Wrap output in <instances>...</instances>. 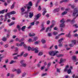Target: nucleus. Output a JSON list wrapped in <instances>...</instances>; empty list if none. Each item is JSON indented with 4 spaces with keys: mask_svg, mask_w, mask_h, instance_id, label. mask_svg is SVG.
Masks as SVG:
<instances>
[{
    "mask_svg": "<svg viewBox=\"0 0 78 78\" xmlns=\"http://www.w3.org/2000/svg\"><path fill=\"white\" fill-rule=\"evenodd\" d=\"M73 16L75 17L74 19H75V18L78 17V12L77 9L75 8L74 10V12L73 13Z\"/></svg>",
    "mask_w": 78,
    "mask_h": 78,
    "instance_id": "f03ea898",
    "label": "nucleus"
},
{
    "mask_svg": "<svg viewBox=\"0 0 78 78\" xmlns=\"http://www.w3.org/2000/svg\"><path fill=\"white\" fill-rule=\"evenodd\" d=\"M33 5V4H32V2H30L28 4H27L26 5V6H27L28 9V11H29V9L31 8V6H32Z\"/></svg>",
    "mask_w": 78,
    "mask_h": 78,
    "instance_id": "0eeeda50",
    "label": "nucleus"
},
{
    "mask_svg": "<svg viewBox=\"0 0 78 78\" xmlns=\"http://www.w3.org/2000/svg\"><path fill=\"white\" fill-rule=\"evenodd\" d=\"M5 9L2 10V11H0V14H3L5 12Z\"/></svg>",
    "mask_w": 78,
    "mask_h": 78,
    "instance_id": "c85d7f7f",
    "label": "nucleus"
},
{
    "mask_svg": "<svg viewBox=\"0 0 78 78\" xmlns=\"http://www.w3.org/2000/svg\"><path fill=\"white\" fill-rule=\"evenodd\" d=\"M60 22L61 23H62V24L60 25V27H65V24H64L65 21L63 19L60 20Z\"/></svg>",
    "mask_w": 78,
    "mask_h": 78,
    "instance_id": "6e6552de",
    "label": "nucleus"
},
{
    "mask_svg": "<svg viewBox=\"0 0 78 78\" xmlns=\"http://www.w3.org/2000/svg\"><path fill=\"white\" fill-rule=\"evenodd\" d=\"M63 56V55H61V54H59L58 55H57V57H62V56Z\"/></svg>",
    "mask_w": 78,
    "mask_h": 78,
    "instance_id": "2f4dec72",
    "label": "nucleus"
},
{
    "mask_svg": "<svg viewBox=\"0 0 78 78\" xmlns=\"http://www.w3.org/2000/svg\"><path fill=\"white\" fill-rule=\"evenodd\" d=\"M63 40V38H62L58 41V42L59 43V46L60 47H62V44H61V42H62V41Z\"/></svg>",
    "mask_w": 78,
    "mask_h": 78,
    "instance_id": "9b49d317",
    "label": "nucleus"
},
{
    "mask_svg": "<svg viewBox=\"0 0 78 78\" xmlns=\"http://www.w3.org/2000/svg\"><path fill=\"white\" fill-rule=\"evenodd\" d=\"M68 1V0H63L62 1H60V3H62V2H67Z\"/></svg>",
    "mask_w": 78,
    "mask_h": 78,
    "instance_id": "4c0bfd02",
    "label": "nucleus"
},
{
    "mask_svg": "<svg viewBox=\"0 0 78 78\" xmlns=\"http://www.w3.org/2000/svg\"><path fill=\"white\" fill-rule=\"evenodd\" d=\"M26 75V73H25L24 74L22 75L23 77H24V76Z\"/></svg>",
    "mask_w": 78,
    "mask_h": 78,
    "instance_id": "680f3d73",
    "label": "nucleus"
},
{
    "mask_svg": "<svg viewBox=\"0 0 78 78\" xmlns=\"http://www.w3.org/2000/svg\"><path fill=\"white\" fill-rule=\"evenodd\" d=\"M16 3L15 2L13 3V4L12 5L11 7V9H13L14 7V5H15Z\"/></svg>",
    "mask_w": 78,
    "mask_h": 78,
    "instance_id": "a878e982",
    "label": "nucleus"
},
{
    "mask_svg": "<svg viewBox=\"0 0 78 78\" xmlns=\"http://www.w3.org/2000/svg\"><path fill=\"white\" fill-rule=\"evenodd\" d=\"M53 33V34L55 36L56 35V34H58V32H54Z\"/></svg>",
    "mask_w": 78,
    "mask_h": 78,
    "instance_id": "f704fd0d",
    "label": "nucleus"
},
{
    "mask_svg": "<svg viewBox=\"0 0 78 78\" xmlns=\"http://www.w3.org/2000/svg\"><path fill=\"white\" fill-rule=\"evenodd\" d=\"M34 22H33L31 23V25H34Z\"/></svg>",
    "mask_w": 78,
    "mask_h": 78,
    "instance_id": "864d4df0",
    "label": "nucleus"
},
{
    "mask_svg": "<svg viewBox=\"0 0 78 78\" xmlns=\"http://www.w3.org/2000/svg\"><path fill=\"white\" fill-rule=\"evenodd\" d=\"M16 28L18 30V31H20L21 30V27L19 25H17L16 26Z\"/></svg>",
    "mask_w": 78,
    "mask_h": 78,
    "instance_id": "6ab92c4d",
    "label": "nucleus"
},
{
    "mask_svg": "<svg viewBox=\"0 0 78 78\" xmlns=\"http://www.w3.org/2000/svg\"><path fill=\"white\" fill-rule=\"evenodd\" d=\"M69 67V65H67V66H66L65 67V69L64 70V72H67V71L68 70Z\"/></svg>",
    "mask_w": 78,
    "mask_h": 78,
    "instance_id": "f8f14e48",
    "label": "nucleus"
},
{
    "mask_svg": "<svg viewBox=\"0 0 78 78\" xmlns=\"http://www.w3.org/2000/svg\"><path fill=\"white\" fill-rule=\"evenodd\" d=\"M55 25V21L53 20L52 21V25L50 27L47 28L46 30V32H47V31H48V30L49 31H51V28H52Z\"/></svg>",
    "mask_w": 78,
    "mask_h": 78,
    "instance_id": "7ed1b4c3",
    "label": "nucleus"
},
{
    "mask_svg": "<svg viewBox=\"0 0 78 78\" xmlns=\"http://www.w3.org/2000/svg\"><path fill=\"white\" fill-rule=\"evenodd\" d=\"M2 41H6V38L4 37L2 38Z\"/></svg>",
    "mask_w": 78,
    "mask_h": 78,
    "instance_id": "ea45409f",
    "label": "nucleus"
},
{
    "mask_svg": "<svg viewBox=\"0 0 78 78\" xmlns=\"http://www.w3.org/2000/svg\"><path fill=\"white\" fill-rule=\"evenodd\" d=\"M67 14V12L66 11H65L63 12L62 13V15H65V14Z\"/></svg>",
    "mask_w": 78,
    "mask_h": 78,
    "instance_id": "72a5a7b5",
    "label": "nucleus"
},
{
    "mask_svg": "<svg viewBox=\"0 0 78 78\" xmlns=\"http://www.w3.org/2000/svg\"><path fill=\"white\" fill-rule=\"evenodd\" d=\"M34 35H35V34L34 33L31 34V33H30L29 34V36H30V37H31V36H34Z\"/></svg>",
    "mask_w": 78,
    "mask_h": 78,
    "instance_id": "412c9836",
    "label": "nucleus"
},
{
    "mask_svg": "<svg viewBox=\"0 0 78 78\" xmlns=\"http://www.w3.org/2000/svg\"><path fill=\"white\" fill-rule=\"evenodd\" d=\"M25 62V61L23 60H21L20 62V63L21 64H23Z\"/></svg>",
    "mask_w": 78,
    "mask_h": 78,
    "instance_id": "79ce46f5",
    "label": "nucleus"
},
{
    "mask_svg": "<svg viewBox=\"0 0 78 78\" xmlns=\"http://www.w3.org/2000/svg\"><path fill=\"white\" fill-rule=\"evenodd\" d=\"M41 9V6H39L38 8V10L39 11H40Z\"/></svg>",
    "mask_w": 78,
    "mask_h": 78,
    "instance_id": "6e6d98bb",
    "label": "nucleus"
},
{
    "mask_svg": "<svg viewBox=\"0 0 78 78\" xmlns=\"http://www.w3.org/2000/svg\"><path fill=\"white\" fill-rule=\"evenodd\" d=\"M71 42L72 44H69L70 47H73V44L75 45L76 44V41L75 40L72 41Z\"/></svg>",
    "mask_w": 78,
    "mask_h": 78,
    "instance_id": "9d476101",
    "label": "nucleus"
},
{
    "mask_svg": "<svg viewBox=\"0 0 78 78\" xmlns=\"http://www.w3.org/2000/svg\"><path fill=\"white\" fill-rule=\"evenodd\" d=\"M41 42L43 43H45V40H44V39H42L41 40Z\"/></svg>",
    "mask_w": 78,
    "mask_h": 78,
    "instance_id": "c9c22d12",
    "label": "nucleus"
},
{
    "mask_svg": "<svg viewBox=\"0 0 78 78\" xmlns=\"http://www.w3.org/2000/svg\"><path fill=\"white\" fill-rule=\"evenodd\" d=\"M16 72L18 74H19V73H21V71L20 70V69H17Z\"/></svg>",
    "mask_w": 78,
    "mask_h": 78,
    "instance_id": "5701e85b",
    "label": "nucleus"
},
{
    "mask_svg": "<svg viewBox=\"0 0 78 78\" xmlns=\"http://www.w3.org/2000/svg\"><path fill=\"white\" fill-rule=\"evenodd\" d=\"M9 34H7V37H9Z\"/></svg>",
    "mask_w": 78,
    "mask_h": 78,
    "instance_id": "4d7b16f0",
    "label": "nucleus"
},
{
    "mask_svg": "<svg viewBox=\"0 0 78 78\" xmlns=\"http://www.w3.org/2000/svg\"><path fill=\"white\" fill-rule=\"evenodd\" d=\"M52 35V34H51V33H49L48 34V35L49 37L51 36Z\"/></svg>",
    "mask_w": 78,
    "mask_h": 78,
    "instance_id": "a18cd8bd",
    "label": "nucleus"
},
{
    "mask_svg": "<svg viewBox=\"0 0 78 78\" xmlns=\"http://www.w3.org/2000/svg\"><path fill=\"white\" fill-rule=\"evenodd\" d=\"M59 11V9L58 8V9H55L53 11V12H58V11Z\"/></svg>",
    "mask_w": 78,
    "mask_h": 78,
    "instance_id": "aec40b11",
    "label": "nucleus"
},
{
    "mask_svg": "<svg viewBox=\"0 0 78 78\" xmlns=\"http://www.w3.org/2000/svg\"><path fill=\"white\" fill-rule=\"evenodd\" d=\"M67 73L68 74H70V73L72 71L71 70V69H69L67 71Z\"/></svg>",
    "mask_w": 78,
    "mask_h": 78,
    "instance_id": "b1692460",
    "label": "nucleus"
},
{
    "mask_svg": "<svg viewBox=\"0 0 78 78\" xmlns=\"http://www.w3.org/2000/svg\"><path fill=\"white\" fill-rule=\"evenodd\" d=\"M30 11V10H27V12H25V14H26V15H25V17H26V18H27L28 17V11Z\"/></svg>",
    "mask_w": 78,
    "mask_h": 78,
    "instance_id": "dca6fc26",
    "label": "nucleus"
},
{
    "mask_svg": "<svg viewBox=\"0 0 78 78\" xmlns=\"http://www.w3.org/2000/svg\"><path fill=\"white\" fill-rule=\"evenodd\" d=\"M22 66L23 67H24L27 66V64L26 63H23L22 64Z\"/></svg>",
    "mask_w": 78,
    "mask_h": 78,
    "instance_id": "cd10ccee",
    "label": "nucleus"
},
{
    "mask_svg": "<svg viewBox=\"0 0 78 78\" xmlns=\"http://www.w3.org/2000/svg\"><path fill=\"white\" fill-rule=\"evenodd\" d=\"M25 8H26V7L25 6H24V8H22L21 9V12H24V11H25Z\"/></svg>",
    "mask_w": 78,
    "mask_h": 78,
    "instance_id": "f3484780",
    "label": "nucleus"
},
{
    "mask_svg": "<svg viewBox=\"0 0 78 78\" xmlns=\"http://www.w3.org/2000/svg\"><path fill=\"white\" fill-rule=\"evenodd\" d=\"M5 48H7L8 47V45L6 44L4 46Z\"/></svg>",
    "mask_w": 78,
    "mask_h": 78,
    "instance_id": "09e8293b",
    "label": "nucleus"
},
{
    "mask_svg": "<svg viewBox=\"0 0 78 78\" xmlns=\"http://www.w3.org/2000/svg\"><path fill=\"white\" fill-rule=\"evenodd\" d=\"M58 53H59V52L57 51H50L49 52L50 55H51V56H55V55H57Z\"/></svg>",
    "mask_w": 78,
    "mask_h": 78,
    "instance_id": "20e7f679",
    "label": "nucleus"
},
{
    "mask_svg": "<svg viewBox=\"0 0 78 78\" xmlns=\"http://www.w3.org/2000/svg\"><path fill=\"white\" fill-rule=\"evenodd\" d=\"M16 13V12L15 11H12V12H10V13H7L5 15V19H4V21H6V20L8 19V18L7 17L8 16L9 17V18H10V15H11V14H14Z\"/></svg>",
    "mask_w": 78,
    "mask_h": 78,
    "instance_id": "f257e3e1",
    "label": "nucleus"
},
{
    "mask_svg": "<svg viewBox=\"0 0 78 78\" xmlns=\"http://www.w3.org/2000/svg\"><path fill=\"white\" fill-rule=\"evenodd\" d=\"M14 24V22H13L9 24V26H12V25H13Z\"/></svg>",
    "mask_w": 78,
    "mask_h": 78,
    "instance_id": "473e14b6",
    "label": "nucleus"
},
{
    "mask_svg": "<svg viewBox=\"0 0 78 78\" xmlns=\"http://www.w3.org/2000/svg\"><path fill=\"white\" fill-rule=\"evenodd\" d=\"M16 35H14L13 36V39H15V38H16Z\"/></svg>",
    "mask_w": 78,
    "mask_h": 78,
    "instance_id": "0e129e2a",
    "label": "nucleus"
},
{
    "mask_svg": "<svg viewBox=\"0 0 78 78\" xmlns=\"http://www.w3.org/2000/svg\"><path fill=\"white\" fill-rule=\"evenodd\" d=\"M55 49H57L58 48V46L57 45H55Z\"/></svg>",
    "mask_w": 78,
    "mask_h": 78,
    "instance_id": "5fc2aeb1",
    "label": "nucleus"
},
{
    "mask_svg": "<svg viewBox=\"0 0 78 78\" xmlns=\"http://www.w3.org/2000/svg\"><path fill=\"white\" fill-rule=\"evenodd\" d=\"M37 39H38V37H35L34 38V41H36V40H37Z\"/></svg>",
    "mask_w": 78,
    "mask_h": 78,
    "instance_id": "7c9ffc66",
    "label": "nucleus"
},
{
    "mask_svg": "<svg viewBox=\"0 0 78 78\" xmlns=\"http://www.w3.org/2000/svg\"><path fill=\"white\" fill-rule=\"evenodd\" d=\"M16 45L18 47H20L22 46V45H23V47H24L25 48H27V46L26 45H25V44H24V42H21L20 44H19V43H16Z\"/></svg>",
    "mask_w": 78,
    "mask_h": 78,
    "instance_id": "423d86ee",
    "label": "nucleus"
},
{
    "mask_svg": "<svg viewBox=\"0 0 78 78\" xmlns=\"http://www.w3.org/2000/svg\"><path fill=\"white\" fill-rule=\"evenodd\" d=\"M57 72L59 73L60 72V70H59V69H58V68H57Z\"/></svg>",
    "mask_w": 78,
    "mask_h": 78,
    "instance_id": "8fccbe9b",
    "label": "nucleus"
},
{
    "mask_svg": "<svg viewBox=\"0 0 78 78\" xmlns=\"http://www.w3.org/2000/svg\"><path fill=\"white\" fill-rule=\"evenodd\" d=\"M66 37H70L71 36V35H70V32H69L68 34L66 35Z\"/></svg>",
    "mask_w": 78,
    "mask_h": 78,
    "instance_id": "bb28decb",
    "label": "nucleus"
},
{
    "mask_svg": "<svg viewBox=\"0 0 78 78\" xmlns=\"http://www.w3.org/2000/svg\"><path fill=\"white\" fill-rule=\"evenodd\" d=\"M14 62H15L12 60L9 63L10 64H13Z\"/></svg>",
    "mask_w": 78,
    "mask_h": 78,
    "instance_id": "58836bf2",
    "label": "nucleus"
},
{
    "mask_svg": "<svg viewBox=\"0 0 78 78\" xmlns=\"http://www.w3.org/2000/svg\"><path fill=\"white\" fill-rule=\"evenodd\" d=\"M39 23V21H37L36 22V25H37V24H38V23Z\"/></svg>",
    "mask_w": 78,
    "mask_h": 78,
    "instance_id": "69168bd1",
    "label": "nucleus"
},
{
    "mask_svg": "<svg viewBox=\"0 0 78 78\" xmlns=\"http://www.w3.org/2000/svg\"><path fill=\"white\" fill-rule=\"evenodd\" d=\"M73 61L74 62H76L77 61V59H73Z\"/></svg>",
    "mask_w": 78,
    "mask_h": 78,
    "instance_id": "c03bdc74",
    "label": "nucleus"
},
{
    "mask_svg": "<svg viewBox=\"0 0 78 78\" xmlns=\"http://www.w3.org/2000/svg\"><path fill=\"white\" fill-rule=\"evenodd\" d=\"M40 16H41V14L40 13L38 14L37 15L35 16V18H36V20H37V19H38L39 18Z\"/></svg>",
    "mask_w": 78,
    "mask_h": 78,
    "instance_id": "4468645a",
    "label": "nucleus"
},
{
    "mask_svg": "<svg viewBox=\"0 0 78 78\" xmlns=\"http://www.w3.org/2000/svg\"><path fill=\"white\" fill-rule=\"evenodd\" d=\"M28 41L29 42H33V41H32V40L31 39H29L28 40Z\"/></svg>",
    "mask_w": 78,
    "mask_h": 78,
    "instance_id": "de8ad7c7",
    "label": "nucleus"
},
{
    "mask_svg": "<svg viewBox=\"0 0 78 78\" xmlns=\"http://www.w3.org/2000/svg\"><path fill=\"white\" fill-rule=\"evenodd\" d=\"M51 66V63L49 62L47 65V69H50V67Z\"/></svg>",
    "mask_w": 78,
    "mask_h": 78,
    "instance_id": "4be33fe9",
    "label": "nucleus"
},
{
    "mask_svg": "<svg viewBox=\"0 0 78 78\" xmlns=\"http://www.w3.org/2000/svg\"><path fill=\"white\" fill-rule=\"evenodd\" d=\"M12 72H16L17 71V69H13L12 70Z\"/></svg>",
    "mask_w": 78,
    "mask_h": 78,
    "instance_id": "3c124183",
    "label": "nucleus"
},
{
    "mask_svg": "<svg viewBox=\"0 0 78 78\" xmlns=\"http://www.w3.org/2000/svg\"><path fill=\"white\" fill-rule=\"evenodd\" d=\"M41 27L42 29L40 30V31H42L45 30V28L44 27V24H41Z\"/></svg>",
    "mask_w": 78,
    "mask_h": 78,
    "instance_id": "2eb2a0df",
    "label": "nucleus"
},
{
    "mask_svg": "<svg viewBox=\"0 0 78 78\" xmlns=\"http://www.w3.org/2000/svg\"><path fill=\"white\" fill-rule=\"evenodd\" d=\"M24 54V52H21L20 55H17V56H15L14 57V59H17V57H21Z\"/></svg>",
    "mask_w": 78,
    "mask_h": 78,
    "instance_id": "1a4fd4ad",
    "label": "nucleus"
},
{
    "mask_svg": "<svg viewBox=\"0 0 78 78\" xmlns=\"http://www.w3.org/2000/svg\"><path fill=\"white\" fill-rule=\"evenodd\" d=\"M42 54H43V53L42 52H40L39 53L38 55L39 56H41V55H42Z\"/></svg>",
    "mask_w": 78,
    "mask_h": 78,
    "instance_id": "a19ab883",
    "label": "nucleus"
},
{
    "mask_svg": "<svg viewBox=\"0 0 78 78\" xmlns=\"http://www.w3.org/2000/svg\"><path fill=\"white\" fill-rule=\"evenodd\" d=\"M66 61V59H61L59 63V64H61V63H63V62H64Z\"/></svg>",
    "mask_w": 78,
    "mask_h": 78,
    "instance_id": "ddd939ff",
    "label": "nucleus"
},
{
    "mask_svg": "<svg viewBox=\"0 0 78 78\" xmlns=\"http://www.w3.org/2000/svg\"><path fill=\"white\" fill-rule=\"evenodd\" d=\"M5 63H8V59H7L6 60H5Z\"/></svg>",
    "mask_w": 78,
    "mask_h": 78,
    "instance_id": "bf43d9fd",
    "label": "nucleus"
},
{
    "mask_svg": "<svg viewBox=\"0 0 78 78\" xmlns=\"http://www.w3.org/2000/svg\"><path fill=\"white\" fill-rule=\"evenodd\" d=\"M40 42H41L40 41H37L35 43V44H39V43H40Z\"/></svg>",
    "mask_w": 78,
    "mask_h": 78,
    "instance_id": "e433bc0d",
    "label": "nucleus"
},
{
    "mask_svg": "<svg viewBox=\"0 0 78 78\" xmlns=\"http://www.w3.org/2000/svg\"><path fill=\"white\" fill-rule=\"evenodd\" d=\"M47 75V73H45L44 74H43L42 75V76H45V75Z\"/></svg>",
    "mask_w": 78,
    "mask_h": 78,
    "instance_id": "49530a36",
    "label": "nucleus"
},
{
    "mask_svg": "<svg viewBox=\"0 0 78 78\" xmlns=\"http://www.w3.org/2000/svg\"><path fill=\"white\" fill-rule=\"evenodd\" d=\"M28 56V54L26 53L23 55V56L24 57H26V56Z\"/></svg>",
    "mask_w": 78,
    "mask_h": 78,
    "instance_id": "37998d69",
    "label": "nucleus"
},
{
    "mask_svg": "<svg viewBox=\"0 0 78 78\" xmlns=\"http://www.w3.org/2000/svg\"><path fill=\"white\" fill-rule=\"evenodd\" d=\"M50 21L49 20L47 21V23L48 25V24H49V23H50Z\"/></svg>",
    "mask_w": 78,
    "mask_h": 78,
    "instance_id": "603ef678",
    "label": "nucleus"
},
{
    "mask_svg": "<svg viewBox=\"0 0 78 78\" xmlns=\"http://www.w3.org/2000/svg\"><path fill=\"white\" fill-rule=\"evenodd\" d=\"M11 22V20H10L9 19H8L7 20V22Z\"/></svg>",
    "mask_w": 78,
    "mask_h": 78,
    "instance_id": "774afa93",
    "label": "nucleus"
},
{
    "mask_svg": "<svg viewBox=\"0 0 78 78\" xmlns=\"http://www.w3.org/2000/svg\"><path fill=\"white\" fill-rule=\"evenodd\" d=\"M73 59H76V56H74L73 57Z\"/></svg>",
    "mask_w": 78,
    "mask_h": 78,
    "instance_id": "e2e57ef3",
    "label": "nucleus"
},
{
    "mask_svg": "<svg viewBox=\"0 0 78 78\" xmlns=\"http://www.w3.org/2000/svg\"><path fill=\"white\" fill-rule=\"evenodd\" d=\"M44 11L43 13V16H44V15H45V12H47V11H46V10H45V9H44Z\"/></svg>",
    "mask_w": 78,
    "mask_h": 78,
    "instance_id": "c756f323",
    "label": "nucleus"
},
{
    "mask_svg": "<svg viewBox=\"0 0 78 78\" xmlns=\"http://www.w3.org/2000/svg\"><path fill=\"white\" fill-rule=\"evenodd\" d=\"M26 28V26H23L22 28H21V30L22 31H25V30H25V28Z\"/></svg>",
    "mask_w": 78,
    "mask_h": 78,
    "instance_id": "393cba45",
    "label": "nucleus"
},
{
    "mask_svg": "<svg viewBox=\"0 0 78 78\" xmlns=\"http://www.w3.org/2000/svg\"><path fill=\"white\" fill-rule=\"evenodd\" d=\"M29 15V17L30 18H31L33 16V12H30Z\"/></svg>",
    "mask_w": 78,
    "mask_h": 78,
    "instance_id": "a211bd4d",
    "label": "nucleus"
},
{
    "mask_svg": "<svg viewBox=\"0 0 78 78\" xmlns=\"http://www.w3.org/2000/svg\"><path fill=\"white\" fill-rule=\"evenodd\" d=\"M40 63H38V64H37V67H40Z\"/></svg>",
    "mask_w": 78,
    "mask_h": 78,
    "instance_id": "13d9d810",
    "label": "nucleus"
},
{
    "mask_svg": "<svg viewBox=\"0 0 78 78\" xmlns=\"http://www.w3.org/2000/svg\"><path fill=\"white\" fill-rule=\"evenodd\" d=\"M30 50H32V51H33L34 50L35 51V53H38V51H38V48H31L30 47H28V51H30Z\"/></svg>",
    "mask_w": 78,
    "mask_h": 78,
    "instance_id": "39448f33",
    "label": "nucleus"
},
{
    "mask_svg": "<svg viewBox=\"0 0 78 78\" xmlns=\"http://www.w3.org/2000/svg\"><path fill=\"white\" fill-rule=\"evenodd\" d=\"M24 40V39L23 38L20 41V42H22V41H23Z\"/></svg>",
    "mask_w": 78,
    "mask_h": 78,
    "instance_id": "338daca9",
    "label": "nucleus"
},
{
    "mask_svg": "<svg viewBox=\"0 0 78 78\" xmlns=\"http://www.w3.org/2000/svg\"><path fill=\"white\" fill-rule=\"evenodd\" d=\"M78 36V35L77 34H75L74 35V36H75V37H77V36Z\"/></svg>",
    "mask_w": 78,
    "mask_h": 78,
    "instance_id": "052dcab7",
    "label": "nucleus"
}]
</instances>
